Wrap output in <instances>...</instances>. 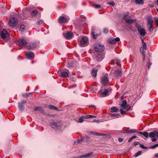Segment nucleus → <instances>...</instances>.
<instances>
[{
    "instance_id": "1",
    "label": "nucleus",
    "mask_w": 158,
    "mask_h": 158,
    "mask_svg": "<svg viewBox=\"0 0 158 158\" xmlns=\"http://www.w3.org/2000/svg\"><path fill=\"white\" fill-rule=\"evenodd\" d=\"M91 33L93 35V37L97 38L98 35L100 34V31L98 28L93 27L91 31Z\"/></svg>"
},
{
    "instance_id": "2",
    "label": "nucleus",
    "mask_w": 158,
    "mask_h": 158,
    "mask_svg": "<svg viewBox=\"0 0 158 158\" xmlns=\"http://www.w3.org/2000/svg\"><path fill=\"white\" fill-rule=\"evenodd\" d=\"M147 21L148 22L147 27L149 31H152L153 30V21L150 17L148 18Z\"/></svg>"
},
{
    "instance_id": "3",
    "label": "nucleus",
    "mask_w": 158,
    "mask_h": 158,
    "mask_svg": "<svg viewBox=\"0 0 158 158\" xmlns=\"http://www.w3.org/2000/svg\"><path fill=\"white\" fill-rule=\"evenodd\" d=\"M39 41L31 43L29 46H27L26 48L28 50H32L39 47Z\"/></svg>"
},
{
    "instance_id": "4",
    "label": "nucleus",
    "mask_w": 158,
    "mask_h": 158,
    "mask_svg": "<svg viewBox=\"0 0 158 158\" xmlns=\"http://www.w3.org/2000/svg\"><path fill=\"white\" fill-rule=\"evenodd\" d=\"M149 136L150 138H152V141L154 142L157 140L156 137L158 138V132L156 131L151 132L149 133Z\"/></svg>"
},
{
    "instance_id": "5",
    "label": "nucleus",
    "mask_w": 158,
    "mask_h": 158,
    "mask_svg": "<svg viewBox=\"0 0 158 158\" xmlns=\"http://www.w3.org/2000/svg\"><path fill=\"white\" fill-rule=\"evenodd\" d=\"M94 49L96 51L100 52L104 50V47L103 44H97L95 45Z\"/></svg>"
},
{
    "instance_id": "6",
    "label": "nucleus",
    "mask_w": 158,
    "mask_h": 158,
    "mask_svg": "<svg viewBox=\"0 0 158 158\" xmlns=\"http://www.w3.org/2000/svg\"><path fill=\"white\" fill-rule=\"evenodd\" d=\"M17 20L14 18H11L10 19L9 21V24L10 26L11 27H14L17 24Z\"/></svg>"
},
{
    "instance_id": "7",
    "label": "nucleus",
    "mask_w": 158,
    "mask_h": 158,
    "mask_svg": "<svg viewBox=\"0 0 158 158\" xmlns=\"http://www.w3.org/2000/svg\"><path fill=\"white\" fill-rule=\"evenodd\" d=\"M138 31L141 35L144 36L146 34V32L145 30L141 27L140 26L137 27Z\"/></svg>"
},
{
    "instance_id": "8",
    "label": "nucleus",
    "mask_w": 158,
    "mask_h": 158,
    "mask_svg": "<svg viewBox=\"0 0 158 158\" xmlns=\"http://www.w3.org/2000/svg\"><path fill=\"white\" fill-rule=\"evenodd\" d=\"M1 37L4 39L9 37V34L6 30H3L1 32Z\"/></svg>"
},
{
    "instance_id": "9",
    "label": "nucleus",
    "mask_w": 158,
    "mask_h": 158,
    "mask_svg": "<svg viewBox=\"0 0 158 158\" xmlns=\"http://www.w3.org/2000/svg\"><path fill=\"white\" fill-rule=\"evenodd\" d=\"M108 90L107 89H104L101 91V93L100 94V97H106L108 94Z\"/></svg>"
},
{
    "instance_id": "10",
    "label": "nucleus",
    "mask_w": 158,
    "mask_h": 158,
    "mask_svg": "<svg viewBox=\"0 0 158 158\" xmlns=\"http://www.w3.org/2000/svg\"><path fill=\"white\" fill-rule=\"evenodd\" d=\"M18 44L21 46H25L27 42L23 39H20L18 41Z\"/></svg>"
},
{
    "instance_id": "11",
    "label": "nucleus",
    "mask_w": 158,
    "mask_h": 158,
    "mask_svg": "<svg viewBox=\"0 0 158 158\" xmlns=\"http://www.w3.org/2000/svg\"><path fill=\"white\" fill-rule=\"evenodd\" d=\"M138 132L137 130L135 129H131L130 128H128L125 131H124L123 133H133Z\"/></svg>"
},
{
    "instance_id": "12",
    "label": "nucleus",
    "mask_w": 158,
    "mask_h": 158,
    "mask_svg": "<svg viewBox=\"0 0 158 158\" xmlns=\"http://www.w3.org/2000/svg\"><path fill=\"white\" fill-rule=\"evenodd\" d=\"M59 21L61 23H66L68 22V19L64 16H60L59 17Z\"/></svg>"
},
{
    "instance_id": "13",
    "label": "nucleus",
    "mask_w": 158,
    "mask_h": 158,
    "mask_svg": "<svg viewBox=\"0 0 158 158\" xmlns=\"http://www.w3.org/2000/svg\"><path fill=\"white\" fill-rule=\"evenodd\" d=\"M73 34L70 31H68L64 35V37L67 39H70L73 37Z\"/></svg>"
},
{
    "instance_id": "14",
    "label": "nucleus",
    "mask_w": 158,
    "mask_h": 158,
    "mask_svg": "<svg viewBox=\"0 0 158 158\" xmlns=\"http://www.w3.org/2000/svg\"><path fill=\"white\" fill-rule=\"evenodd\" d=\"M108 81V79L107 76H106L105 75L102 77L101 83L103 85H106Z\"/></svg>"
},
{
    "instance_id": "15",
    "label": "nucleus",
    "mask_w": 158,
    "mask_h": 158,
    "mask_svg": "<svg viewBox=\"0 0 158 158\" xmlns=\"http://www.w3.org/2000/svg\"><path fill=\"white\" fill-rule=\"evenodd\" d=\"M34 110L35 111H40L41 113H42L43 114H45V112L43 110V107L41 106L39 107H35L34 108Z\"/></svg>"
},
{
    "instance_id": "16",
    "label": "nucleus",
    "mask_w": 158,
    "mask_h": 158,
    "mask_svg": "<svg viewBox=\"0 0 158 158\" xmlns=\"http://www.w3.org/2000/svg\"><path fill=\"white\" fill-rule=\"evenodd\" d=\"M26 56L27 58L29 59L33 58L34 57V53L32 52H27Z\"/></svg>"
},
{
    "instance_id": "17",
    "label": "nucleus",
    "mask_w": 158,
    "mask_h": 158,
    "mask_svg": "<svg viewBox=\"0 0 158 158\" xmlns=\"http://www.w3.org/2000/svg\"><path fill=\"white\" fill-rule=\"evenodd\" d=\"M128 105L127 104V101L126 100H124L123 101L122 104L121 105V106L124 109H127V110H128L130 109V108H128Z\"/></svg>"
},
{
    "instance_id": "18",
    "label": "nucleus",
    "mask_w": 158,
    "mask_h": 158,
    "mask_svg": "<svg viewBox=\"0 0 158 158\" xmlns=\"http://www.w3.org/2000/svg\"><path fill=\"white\" fill-rule=\"evenodd\" d=\"M88 38L87 37H83L80 41V44L81 45H83L86 44L88 42Z\"/></svg>"
},
{
    "instance_id": "19",
    "label": "nucleus",
    "mask_w": 158,
    "mask_h": 158,
    "mask_svg": "<svg viewBox=\"0 0 158 158\" xmlns=\"http://www.w3.org/2000/svg\"><path fill=\"white\" fill-rule=\"evenodd\" d=\"M120 39L118 37H117L114 39H112L110 38L109 40V44H115L117 42L119 41Z\"/></svg>"
},
{
    "instance_id": "20",
    "label": "nucleus",
    "mask_w": 158,
    "mask_h": 158,
    "mask_svg": "<svg viewBox=\"0 0 158 158\" xmlns=\"http://www.w3.org/2000/svg\"><path fill=\"white\" fill-rule=\"evenodd\" d=\"M97 69L95 68L92 69L91 71V74L93 76L96 77L97 75Z\"/></svg>"
},
{
    "instance_id": "21",
    "label": "nucleus",
    "mask_w": 158,
    "mask_h": 158,
    "mask_svg": "<svg viewBox=\"0 0 158 158\" xmlns=\"http://www.w3.org/2000/svg\"><path fill=\"white\" fill-rule=\"evenodd\" d=\"M93 154V152H90V153H88L85 155H83L81 156L80 157H78V158H83V157H85V158H89Z\"/></svg>"
},
{
    "instance_id": "22",
    "label": "nucleus",
    "mask_w": 158,
    "mask_h": 158,
    "mask_svg": "<svg viewBox=\"0 0 158 158\" xmlns=\"http://www.w3.org/2000/svg\"><path fill=\"white\" fill-rule=\"evenodd\" d=\"M120 62V61L119 60H118L117 59L113 60L111 61V62L110 64H116L117 65Z\"/></svg>"
},
{
    "instance_id": "23",
    "label": "nucleus",
    "mask_w": 158,
    "mask_h": 158,
    "mask_svg": "<svg viewBox=\"0 0 158 158\" xmlns=\"http://www.w3.org/2000/svg\"><path fill=\"white\" fill-rule=\"evenodd\" d=\"M124 19L125 20L126 22L129 24L133 23L135 22V20H132L130 19H127L125 17H124Z\"/></svg>"
},
{
    "instance_id": "24",
    "label": "nucleus",
    "mask_w": 158,
    "mask_h": 158,
    "mask_svg": "<svg viewBox=\"0 0 158 158\" xmlns=\"http://www.w3.org/2000/svg\"><path fill=\"white\" fill-rule=\"evenodd\" d=\"M137 133L141 135H143L146 138H148L149 136V133H148L147 132H145L144 133H143L141 132H138Z\"/></svg>"
},
{
    "instance_id": "25",
    "label": "nucleus",
    "mask_w": 158,
    "mask_h": 158,
    "mask_svg": "<svg viewBox=\"0 0 158 158\" xmlns=\"http://www.w3.org/2000/svg\"><path fill=\"white\" fill-rule=\"evenodd\" d=\"M68 74L67 72H61V75L63 77H66L68 76Z\"/></svg>"
},
{
    "instance_id": "26",
    "label": "nucleus",
    "mask_w": 158,
    "mask_h": 158,
    "mask_svg": "<svg viewBox=\"0 0 158 158\" xmlns=\"http://www.w3.org/2000/svg\"><path fill=\"white\" fill-rule=\"evenodd\" d=\"M50 126L53 128H55L57 127V123L55 122H53L51 123Z\"/></svg>"
},
{
    "instance_id": "27",
    "label": "nucleus",
    "mask_w": 158,
    "mask_h": 158,
    "mask_svg": "<svg viewBox=\"0 0 158 158\" xmlns=\"http://www.w3.org/2000/svg\"><path fill=\"white\" fill-rule=\"evenodd\" d=\"M118 110V109H117L116 107L114 106L111 108L110 110V111L113 112H117Z\"/></svg>"
},
{
    "instance_id": "28",
    "label": "nucleus",
    "mask_w": 158,
    "mask_h": 158,
    "mask_svg": "<svg viewBox=\"0 0 158 158\" xmlns=\"http://www.w3.org/2000/svg\"><path fill=\"white\" fill-rule=\"evenodd\" d=\"M48 108L51 109L53 110H57V108L54 106L52 105H49L48 106Z\"/></svg>"
},
{
    "instance_id": "29",
    "label": "nucleus",
    "mask_w": 158,
    "mask_h": 158,
    "mask_svg": "<svg viewBox=\"0 0 158 158\" xmlns=\"http://www.w3.org/2000/svg\"><path fill=\"white\" fill-rule=\"evenodd\" d=\"M96 116L91 115H87L84 116V118H96Z\"/></svg>"
},
{
    "instance_id": "30",
    "label": "nucleus",
    "mask_w": 158,
    "mask_h": 158,
    "mask_svg": "<svg viewBox=\"0 0 158 158\" xmlns=\"http://www.w3.org/2000/svg\"><path fill=\"white\" fill-rule=\"evenodd\" d=\"M19 104V110L21 111H22L23 110V105L22 104H21L20 103H18Z\"/></svg>"
},
{
    "instance_id": "31",
    "label": "nucleus",
    "mask_w": 158,
    "mask_h": 158,
    "mask_svg": "<svg viewBox=\"0 0 158 158\" xmlns=\"http://www.w3.org/2000/svg\"><path fill=\"white\" fill-rule=\"evenodd\" d=\"M144 0H135V2L137 4H143Z\"/></svg>"
},
{
    "instance_id": "32",
    "label": "nucleus",
    "mask_w": 158,
    "mask_h": 158,
    "mask_svg": "<svg viewBox=\"0 0 158 158\" xmlns=\"http://www.w3.org/2000/svg\"><path fill=\"white\" fill-rule=\"evenodd\" d=\"M115 73L118 76L120 77L121 75V71L120 70H118L115 71Z\"/></svg>"
},
{
    "instance_id": "33",
    "label": "nucleus",
    "mask_w": 158,
    "mask_h": 158,
    "mask_svg": "<svg viewBox=\"0 0 158 158\" xmlns=\"http://www.w3.org/2000/svg\"><path fill=\"white\" fill-rule=\"evenodd\" d=\"M37 11L36 10L33 11L31 13V15L32 16H34L36 15L37 14Z\"/></svg>"
},
{
    "instance_id": "34",
    "label": "nucleus",
    "mask_w": 158,
    "mask_h": 158,
    "mask_svg": "<svg viewBox=\"0 0 158 158\" xmlns=\"http://www.w3.org/2000/svg\"><path fill=\"white\" fill-rule=\"evenodd\" d=\"M84 118V116H81L79 118L78 122L80 123H82L83 121V119Z\"/></svg>"
},
{
    "instance_id": "35",
    "label": "nucleus",
    "mask_w": 158,
    "mask_h": 158,
    "mask_svg": "<svg viewBox=\"0 0 158 158\" xmlns=\"http://www.w3.org/2000/svg\"><path fill=\"white\" fill-rule=\"evenodd\" d=\"M142 44L143 48L145 50L147 49L146 44L145 42H144L143 40H142Z\"/></svg>"
},
{
    "instance_id": "36",
    "label": "nucleus",
    "mask_w": 158,
    "mask_h": 158,
    "mask_svg": "<svg viewBox=\"0 0 158 158\" xmlns=\"http://www.w3.org/2000/svg\"><path fill=\"white\" fill-rule=\"evenodd\" d=\"M112 117L117 118L119 117V115L118 114H110Z\"/></svg>"
},
{
    "instance_id": "37",
    "label": "nucleus",
    "mask_w": 158,
    "mask_h": 158,
    "mask_svg": "<svg viewBox=\"0 0 158 158\" xmlns=\"http://www.w3.org/2000/svg\"><path fill=\"white\" fill-rule=\"evenodd\" d=\"M141 151H139L135 154L134 156L135 157H137L138 156L140 155H141Z\"/></svg>"
},
{
    "instance_id": "38",
    "label": "nucleus",
    "mask_w": 158,
    "mask_h": 158,
    "mask_svg": "<svg viewBox=\"0 0 158 158\" xmlns=\"http://www.w3.org/2000/svg\"><path fill=\"white\" fill-rule=\"evenodd\" d=\"M25 26L24 25H21L20 27V29L23 31L24 29Z\"/></svg>"
},
{
    "instance_id": "39",
    "label": "nucleus",
    "mask_w": 158,
    "mask_h": 158,
    "mask_svg": "<svg viewBox=\"0 0 158 158\" xmlns=\"http://www.w3.org/2000/svg\"><path fill=\"white\" fill-rule=\"evenodd\" d=\"M158 147V143L155 144L154 145L150 147V148L152 149H155L156 148Z\"/></svg>"
},
{
    "instance_id": "40",
    "label": "nucleus",
    "mask_w": 158,
    "mask_h": 158,
    "mask_svg": "<svg viewBox=\"0 0 158 158\" xmlns=\"http://www.w3.org/2000/svg\"><path fill=\"white\" fill-rule=\"evenodd\" d=\"M137 137V136H133L132 137H131L128 140V142H130L131 141V140L135 138H136Z\"/></svg>"
},
{
    "instance_id": "41",
    "label": "nucleus",
    "mask_w": 158,
    "mask_h": 158,
    "mask_svg": "<svg viewBox=\"0 0 158 158\" xmlns=\"http://www.w3.org/2000/svg\"><path fill=\"white\" fill-rule=\"evenodd\" d=\"M144 49L142 48H140V51L143 55V54H145Z\"/></svg>"
},
{
    "instance_id": "42",
    "label": "nucleus",
    "mask_w": 158,
    "mask_h": 158,
    "mask_svg": "<svg viewBox=\"0 0 158 158\" xmlns=\"http://www.w3.org/2000/svg\"><path fill=\"white\" fill-rule=\"evenodd\" d=\"M154 19L156 21V23L157 24V26H158V18L157 17H155Z\"/></svg>"
},
{
    "instance_id": "43",
    "label": "nucleus",
    "mask_w": 158,
    "mask_h": 158,
    "mask_svg": "<svg viewBox=\"0 0 158 158\" xmlns=\"http://www.w3.org/2000/svg\"><path fill=\"white\" fill-rule=\"evenodd\" d=\"M27 102L25 100H22L19 103H20L21 104H22L23 105L26 103Z\"/></svg>"
},
{
    "instance_id": "44",
    "label": "nucleus",
    "mask_w": 158,
    "mask_h": 158,
    "mask_svg": "<svg viewBox=\"0 0 158 158\" xmlns=\"http://www.w3.org/2000/svg\"><path fill=\"white\" fill-rule=\"evenodd\" d=\"M94 6L96 8L98 9L101 7V6L99 4L95 5Z\"/></svg>"
},
{
    "instance_id": "45",
    "label": "nucleus",
    "mask_w": 158,
    "mask_h": 158,
    "mask_svg": "<svg viewBox=\"0 0 158 158\" xmlns=\"http://www.w3.org/2000/svg\"><path fill=\"white\" fill-rule=\"evenodd\" d=\"M103 31L104 33H107L108 31V29L107 28H105L104 29Z\"/></svg>"
},
{
    "instance_id": "46",
    "label": "nucleus",
    "mask_w": 158,
    "mask_h": 158,
    "mask_svg": "<svg viewBox=\"0 0 158 158\" xmlns=\"http://www.w3.org/2000/svg\"><path fill=\"white\" fill-rule=\"evenodd\" d=\"M140 147L141 148H143V149H146L147 148L146 147H145L144 146L143 144H140Z\"/></svg>"
},
{
    "instance_id": "47",
    "label": "nucleus",
    "mask_w": 158,
    "mask_h": 158,
    "mask_svg": "<svg viewBox=\"0 0 158 158\" xmlns=\"http://www.w3.org/2000/svg\"><path fill=\"white\" fill-rule=\"evenodd\" d=\"M43 23V21L42 20H39L37 22V23L38 25H40L41 24Z\"/></svg>"
},
{
    "instance_id": "48",
    "label": "nucleus",
    "mask_w": 158,
    "mask_h": 158,
    "mask_svg": "<svg viewBox=\"0 0 158 158\" xmlns=\"http://www.w3.org/2000/svg\"><path fill=\"white\" fill-rule=\"evenodd\" d=\"M90 133L93 135H97V132H93V131H90Z\"/></svg>"
},
{
    "instance_id": "49",
    "label": "nucleus",
    "mask_w": 158,
    "mask_h": 158,
    "mask_svg": "<svg viewBox=\"0 0 158 158\" xmlns=\"http://www.w3.org/2000/svg\"><path fill=\"white\" fill-rule=\"evenodd\" d=\"M120 111L121 114H123L125 112V111L123 110L122 109H120Z\"/></svg>"
},
{
    "instance_id": "50",
    "label": "nucleus",
    "mask_w": 158,
    "mask_h": 158,
    "mask_svg": "<svg viewBox=\"0 0 158 158\" xmlns=\"http://www.w3.org/2000/svg\"><path fill=\"white\" fill-rule=\"evenodd\" d=\"M100 121L99 120H96L95 119H94V120L92 121V122H96V123H99V122H100Z\"/></svg>"
},
{
    "instance_id": "51",
    "label": "nucleus",
    "mask_w": 158,
    "mask_h": 158,
    "mask_svg": "<svg viewBox=\"0 0 158 158\" xmlns=\"http://www.w3.org/2000/svg\"><path fill=\"white\" fill-rule=\"evenodd\" d=\"M102 134H101V133H99L97 132V135H96L98 136H102Z\"/></svg>"
},
{
    "instance_id": "52",
    "label": "nucleus",
    "mask_w": 158,
    "mask_h": 158,
    "mask_svg": "<svg viewBox=\"0 0 158 158\" xmlns=\"http://www.w3.org/2000/svg\"><path fill=\"white\" fill-rule=\"evenodd\" d=\"M123 139L121 138H119L118 139L119 142H122L123 141Z\"/></svg>"
},
{
    "instance_id": "53",
    "label": "nucleus",
    "mask_w": 158,
    "mask_h": 158,
    "mask_svg": "<svg viewBox=\"0 0 158 158\" xmlns=\"http://www.w3.org/2000/svg\"><path fill=\"white\" fill-rule=\"evenodd\" d=\"M85 139H86V140L88 141L89 140V138L87 136H85Z\"/></svg>"
},
{
    "instance_id": "54",
    "label": "nucleus",
    "mask_w": 158,
    "mask_h": 158,
    "mask_svg": "<svg viewBox=\"0 0 158 158\" xmlns=\"http://www.w3.org/2000/svg\"><path fill=\"white\" fill-rule=\"evenodd\" d=\"M134 143H135V144H134L135 146H136V145H138L139 144V143L138 142H135Z\"/></svg>"
},
{
    "instance_id": "55",
    "label": "nucleus",
    "mask_w": 158,
    "mask_h": 158,
    "mask_svg": "<svg viewBox=\"0 0 158 158\" xmlns=\"http://www.w3.org/2000/svg\"><path fill=\"white\" fill-rule=\"evenodd\" d=\"M109 5H111L112 6H113L114 5V2H112L110 3H109Z\"/></svg>"
},
{
    "instance_id": "56",
    "label": "nucleus",
    "mask_w": 158,
    "mask_h": 158,
    "mask_svg": "<svg viewBox=\"0 0 158 158\" xmlns=\"http://www.w3.org/2000/svg\"><path fill=\"white\" fill-rule=\"evenodd\" d=\"M85 138H82V139H81L79 140L78 141V142L79 143L80 141H83L85 140Z\"/></svg>"
},
{
    "instance_id": "57",
    "label": "nucleus",
    "mask_w": 158,
    "mask_h": 158,
    "mask_svg": "<svg viewBox=\"0 0 158 158\" xmlns=\"http://www.w3.org/2000/svg\"><path fill=\"white\" fill-rule=\"evenodd\" d=\"M154 156L156 157H158V153L155 154Z\"/></svg>"
},
{
    "instance_id": "58",
    "label": "nucleus",
    "mask_w": 158,
    "mask_h": 158,
    "mask_svg": "<svg viewBox=\"0 0 158 158\" xmlns=\"http://www.w3.org/2000/svg\"><path fill=\"white\" fill-rule=\"evenodd\" d=\"M143 60H145V54H143Z\"/></svg>"
},
{
    "instance_id": "59",
    "label": "nucleus",
    "mask_w": 158,
    "mask_h": 158,
    "mask_svg": "<svg viewBox=\"0 0 158 158\" xmlns=\"http://www.w3.org/2000/svg\"><path fill=\"white\" fill-rule=\"evenodd\" d=\"M101 59L100 58H99L98 57V59L97 60L98 61H101Z\"/></svg>"
},
{
    "instance_id": "60",
    "label": "nucleus",
    "mask_w": 158,
    "mask_h": 158,
    "mask_svg": "<svg viewBox=\"0 0 158 158\" xmlns=\"http://www.w3.org/2000/svg\"><path fill=\"white\" fill-rule=\"evenodd\" d=\"M150 65H151V64H150V63H149V64H148V68H149L150 67Z\"/></svg>"
},
{
    "instance_id": "61",
    "label": "nucleus",
    "mask_w": 158,
    "mask_h": 158,
    "mask_svg": "<svg viewBox=\"0 0 158 158\" xmlns=\"http://www.w3.org/2000/svg\"><path fill=\"white\" fill-rule=\"evenodd\" d=\"M156 4L158 5V0H156Z\"/></svg>"
},
{
    "instance_id": "62",
    "label": "nucleus",
    "mask_w": 158,
    "mask_h": 158,
    "mask_svg": "<svg viewBox=\"0 0 158 158\" xmlns=\"http://www.w3.org/2000/svg\"><path fill=\"white\" fill-rule=\"evenodd\" d=\"M150 6H151V7H153V5H150Z\"/></svg>"
},
{
    "instance_id": "63",
    "label": "nucleus",
    "mask_w": 158,
    "mask_h": 158,
    "mask_svg": "<svg viewBox=\"0 0 158 158\" xmlns=\"http://www.w3.org/2000/svg\"><path fill=\"white\" fill-rule=\"evenodd\" d=\"M47 106V105H45L44 107H46Z\"/></svg>"
},
{
    "instance_id": "64",
    "label": "nucleus",
    "mask_w": 158,
    "mask_h": 158,
    "mask_svg": "<svg viewBox=\"0 0 158 158\" xmlns=\"http://www.w3.org/2000/svg\"><path fill=\"white\" fill-rule=\"evenodd\" d=\"M156 10L158 12V9H156Z\"/></svg>"
}]
</instances>
